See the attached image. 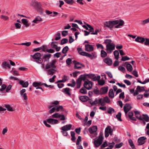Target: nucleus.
<instances>
[{"instance_id": "obj_1", "label": "nucleus", "mask_w": 149, "mask_h": 149, "mask_svg": "<svg viewBox=\"0 0 149 149\" xmlns=\"http://www.w3.org/2000/svg\"><path fill=\"white\" fill-rule=\"evenodd\" d=\"M104 43L106 45V50L107 52L104 50L101 51V57L102 58H104L107 56V53L108 54L111 53L112 51L115 49V45L112 42L111 40L106 39L104 40Z\"/></svg>"}, {"instance_id": "obj_2", "label": "nucleus", "mask_w": 149, "mask_h": 149, "mask_svg": "<svg viewBox=\"0 0 149 149\" xmlns=\"http://www.w3.org/2000/svg\"><path fill=\"white\" fill-rule=\"evenodd\" d=\"M124 24V21L122 20H116L112 21L106 22L104 23L105 26L112 28L114 26L116 28H120Z\"/></svg>"}, {"instance_id": "obj_3", "label": "nucleus", "mask_w": 149, "mask_h": 149, "mask_svg": "<svg viewBox=\"0 0 149 149\" xmlns=\"http://www.w3.org/2000/svg\"><path fill=\"white\" fill-rule=\"evenodd\" d=\"M72 127V125L69 124L66 125L61 128V132L64 136H68V133L67 131L70 130Z\"/></svg>"}, {"instance_id": "obj_4", "label": "nucleus", "mask_w": 149, "mask_h": 149, "mask_svg": "<svg viewBox=\"0 0 149 149\" xmlns=\"http://www.w3.org/2000/svg\"><path fill=\"white\" fill-rule=\"evenodd\" d=\"M103 139V136L102 135H100L99 136L93 140V142L94 145L96 147L100 146L102 143Z\"/></svg>"}, {"instance_id": "obj_5", "label": "nucleus", "mask_w": 149, "mask_h": 149, "mask_svg": "<svg viewBox=\"0 0 149 149\" xmlns=\"http://www.w3.org/2000/svg\"><path fill=\"white\" fill-rule=\"evenodd\" d=\"M42 55L39 52H37L33 55H31V56L35 60V61L38 63H40L42 62V59L41 58Z\"/></svg>"}, {"instance_id": "obj_6", "label": "nucleus", "mask_w": 149, "mask_h": 149, "mask_svg": "<svg viewBox=\"0 0 149 149\" xmlns=\"http://www.w3.org/2000/svg\"><path fill=\"white\" fill-rule=\"evenodd\" d=\"M89 102L92 105L100 104L101 106H104L106 104L103 101H102V98H96L94 101H90Z\"/></svg>"}, {"instance_id": "obj_7", "label": "nucleus", "mask_w": 149, "mask_h": 149, "mask_svg": "<svg viewBox=\"0 0 149 149\" xmlns=\"http://www.w3.org/2000/svg\"><path fill=\"white\" fill-rule=\"evenodd\" d=\"M57 62L56 60L51 61L49 63L47 64L45 66V69H48L49 68H55L56 67V63Z\"/></svg>"}, {"instance_id": "obj_8", "label": "nucleus", "mask_w": 149, "mask_h": 149, "mask_svg": "<svg viewBox=\"0 0 149 149\" xmlns=\"http://www.w3.org/2000/svg\"><path fill=\"white\" fill-rule=\"evenodd\" d=\"M92 82L88 79L85 81L84 84V87L88 90L91 89L93 86Z\"/></svg>"}, {"instance_id": "obj_9", "label": "nucleus", "mask_w": 149, "mask_h": 149, "mask_svg": "<svg viewBox=\"0 0 149 149\" xmlns=\"http://www.w3.org/2000/svg\"><path fill=\"white\" fill-rule=\"evenodd\" d=\"M113 130L110 126H108L105 128V136L106 137L109 136V134L112 135Z\"/></svg>"}, {"instance_id": "obj_10", "label": "nucleus", "mask_w": 149, "mask_h": 149, "mask_svg": "<svg viewBox=\"0 0 149 149\" xmlns=\"http://www.w3.org/2000/svg\"><path fill=\"white\" fill-rule=\"evenodd\" d=\"M52 118H60V120H64L66 119L63 114H61L58 113H56L52 115Z\"/></svg>"}, {"instance_id": "obj_11", "label": "nucleus", "mask_w": 149, "mask_h": 149, "mask_svg": "<svg viewBox=\"0 0 149 149\" xmlns=\"http://www.w3.org/2000/svg\"><path fill=\"white\" fill-rule=\"evenodd\" d=\"M132 108L131 105L129 104H126L123 107V109L126 115L127 113Z\"/></svg>"}, {"instance_id": "obj_12", "label": "nucleus", "mask_w": 149, "mask_h": 149, "mask_svg": "<svg viewBox=\"0 0 149 149\" xmlns=\"http://www.w3.org/2000/svg\"><path fill=\"white\" fill-rule=\"evenodd\" d=\"M48 123L54 125L58 123V121L56 119L50 118L47 119Z\"/></svg>"}, {"instance_id": "obj_13", "label": "nucleus", "mask_w": 149, "mask_h": 149, "mask_svg": "<svg viewBox=\"0 0 149 149\" xmlns=\"http://www.w3.org/2000/svg\"><path fill=\"white\" fill-rule=\"evenodd\" d=\"M139 119L148 122L149 121V117L147 115L142 114L139 117Z\"/></svg>"}, {"instance_id": "obj_14", "label": "nucleus", "mask_w": 149, "mask_h": 149, "mask_svg": "<svg viewBox=\"0 0 149 149\" xmlns=\"http://www.w3.org/2000/svg\"><path fill=\"white\" fill-rule=\"evenodd\" d=\"M94 47L92 45L89 44L85 45V50L87 52H90L93 50Z\"/></svg>"}, {"instance_id": "obj_15", "label": "nucleus", "mask_w": 149, "mask_h": 149, "mask_svg": "<svg viewBox=\"0 0 149 149\" xmlns=\"http://www.w3.org/2000/svg\"><path fill=\"white\" fill-rule=\"evenodd\" d=\"M35 7L36 8L37 11L39 12V13H42L43 9L42 8V5L40 3L38 2Z\"/></svg>"}, {"instance_id": "obj_16", "label": "nucleus", "mask_w": 149, "mask_h": 149, "mask_svg": "<svg viewBox=\"0 0 149 149\" xmlns=\"http://www.w3.org/2000/svg\"><path fill=\"white\" fill-rule=\"evenodd\" d=\"M1 66L4 69H6L7 68H10L9 63L8 61H5L3 62L1 64Z\"/></svg>"}, {"instance_id": "obj_17", "label": "nucleus", "mask_w": 149, "mask_h": 149, "mask_svg": "<svg viewBox=\"0 0 149 149\" xmlns=\"http://www.w3.org/2000/svg\"><path fill=\"white\" fill-rule=\"evenodd\" d=\"M146 139V138L145 136H142L139 138L138 140V144L139 145H141L143 144L145 142V140Z\"/></svg>"}, {"instance_id": "obj_18", "label": "nucleus", "mask_w": 149, "mask_h": 149, "mask_svg": "<svg viewBox=\"0 0 149 149\" xmlns=\"http://www.w3.org/2000/svg\"><path fill=\"white\" fill-rule=\"evenodd\" d=\"M97 130V127L96 126H93L89 128L88 130L91 134H93Z\"/></svg>"}, {"instance_id": "obj_19", "label": "nucleus", "mask_w": 149, "mask_h": 149, "mask_svg": "<svg viewBox=\"0 0 149 149\" xmlns=\"http://www.w3.org/2000/svg\"><path fill=\"white\" fill-rule=\"evenodd\" d=\"M103 61L105 63L109 65H111L112 64V61L109 58H106L104 59Z\"/></svg>"}, {"instance_id": "obj_20", "label": "nucleus", "mask_w": 149, "mask_h": 149, "mask_svg": "<svg viewBox=\"0 0 149 149\" xmlns=\"http://www.w3.org/2000/svg\"><path fill=\"white\" fill-rule=\"evenodd\" d=\"M59 102L58 101H55L52 102L51 103V105L48 106V108L49 109L53 107H55L56 106L59 104Z\"/></svg>"}, {"instance_id": "obj_21", "label": "nucleus", "mask_w": 149, "mask_h": 149, "mask_svg": "<svg viewBox=\"0 0 149 149\" xmlns=\"http://www.w3.org/2000/svg\"><path fill=\"white\" fill-rule=\"evenodd\" d=\"M70 89L69 88H66L62 89V91L65 94L69 96L70 95Z\"/></svg>"}, {"instance_id": "obj_22", "label": "nucleus", "mask_w": 149, "mask_h": 149, "mask_svg": "<svg viewBox=\"0 0 149 149\" xmlns=\"http://www.w3.org/2000/svg\"><path fill=\"white\" fill-rule=\"evenodd\" d=\"M42 21V19L39 16L36 17L34 20L32 21V22L35 24H37L39 22Z\"/></svg>"}, {"instance_id": "obj_23", "label": "nucleus", "mask_w": 149, "mask_h": 149, "mask_svg": "<svg viewBox=\"0 0 149 149\" xmlns=\"http://www.w3.org/2000/svg\"><path fill=\"white\" fill-rule=\"evenodd\" d=\"M51 55L50 54H45L43 57V58L44 59V61H49L50 58H51Z\"/></svg>"}, {"instance_id": "obj_24", "label": "nucleus", "mask_w": 149, "mask_h": 149, "mask_svg": "<svg viewBox=\"0 0 149 149\" xmlns=\"http://www.w3.org/2000/svg\"><path fill=\"white\" fill-rule=\"evenodd\" d=\"M135 41L137 42L142 43L145 41V39L143 38L138 37L135 39Z\"/></svg>"}, {"instance_id": "obj_25", "label": "nucleus", "mask_w": 149, "mask_h": 149, "mask_svg": "<svg viewBox=\"0 0 149 149\" xmlns=\"http://www.w3.org/2000/svg\"><path fill=\"white\" fill-rule=\"evenodd\" d=\"M55 68H49L47 70L48 74L50 75H52L56 72Z\"/></svg>"}, {"instance_id": "obj_26", "label": "nucleus", "mask_w": 149, "mask_h": 149, "mask_svg": "<svg viewBox=\"0 0 149 149\" xmlns=\"http://www.w3.org/2000/svg\"><path fill=\"white\" fill-rule=\"evenodd\" d=\"M19 83L24 87H26L29 85V83L28 81L25 82L23 81L20 80L19 81Z\"/></svg>"}, {"instance_id": "obj_27", "label": "nucleus", "mask_w": 149, "mask_h": 149, "mask_svg": "<svg viewBox=\"0 0 149 149\" xmlns=\"http://www.w3.org/2000/svg\"><path fill=\"white\" fill-rule=\"evenodd\" d=\"M108 88L107 87H105L101 88L100 90L101 94H104L106 93L108 91Z\"/></svg>"}, {"instance_id": "obj_28", "label": "nucleus", "mask_w": 149, "mask_h": 149, "mask_svg": "<svg viewBox=\"0 0 149 149\" xmlns=\"http://www.w3.org/2000/svg\"><path fill=\"white\" fill-rule=\"evenodd\" d=\"M80 100L82 101L85 102L88 99V97L86 96H81L79 97Z\"/></svg>"}, {"instance_id": "obj_29", "label": "nucleus", "mask_w": 149, "mask_h": 149, "mask_svg": "<svg viewBox=\"0 0 149 149\" xmlns=\"http://www.w3.org/2000/svg\"><path fill=\"white\" fill-rule=\"evenodd\" d=\"M109 97L111 98H113L114 97V94L113 89H110L109 92Z\"/></svg>"}, {"instance_id": "obj_30", "label": "nucleus", "mask_w": 149, "mask_h": 149, "mask_svg": "<svg viewBox=\"0 0 149 149\" xmlns=\"http://www.w3.org/2000/svg\"><path fill=\"white\" fill-rule=\"evenodd\" d=\"M128 115L130 119L134 120H136V118H135L133 117V113L131 111L129 112V113H128Z\"/></svg>"}, {"instance_id": "obj_31", "label": "nucleus", "mask_w": 149, "mask_h": 149, "mask_svg": "<svg viewBox=\"0 0 149 149\" xmlns=\"http://www.w3.org/2000/svg\"><path fill=\"white\" fill-rule=\"evenodd\" d=\"M22 23L26 26L27 27L29 26V24L28 23V21L27 19H22Z\"/></svg>"}, {"instance_id": "obj_32", "label": "nucleus", "mask_w": 149, "mask_h": 149, "mask_svg": "<svg viewBox=\"0 0 149 149\" xmlns=\"http://www.w3.org/2000/svg\"><path fill=\"white\" fill-rule=\"evenodd\" d=\"M43 83H42L41 82H34L33 83V86L35 87H37L38 86H41L43 85Z\"/></svg>"}, {"instance_id": "obj_33", "label": "nucleus", "mask_w": 149, "mask_h": 149, "mask_svg": "<svg viewBox=\"0 0 149 149\" xmlns=\"http://www.w3.org/2000/svg\"><path fill=\"white\" fill-rule=\"evenodd\" d=\"M102 101H103L105 103H109L110 102V100L108 96H106L102 99Z\"/></svg>"}, {"instance_id": "obj_34", "label": "nucleus", "mask_w": 149, "mask_h": 149, "mask_svg": "<svg viewBox=\"0 0 149 149\" xmlns=\"http://www.w3.org/2000/svg\"><path fill=\"white\" fill-rule=\"evenodd\" d=\"M84 65L81 63H77L75 65V68L77 69H79L81 68L82 66H84Z\"/></svg>"}, {"instance_id": "obj_35", "label": "nucleus", "mask_w": 149, "mask_h": 149, "mask_svg": "<svg viewBox=\"0 0 149 149\" xmlns=\"http://www.w3.org/2000/svg\"><path fill=\"white\" fill-rule=\"evenodd\" d=\"M115 58L117 60L119 58V53L118 50H115L113 52Z\"/></svg>"}, {"instance_id": "obj_36", "label": "nucleus", "mask_w": 149, "mask_h": 149, "mask_svg": "<svg viewBox=\"0 0 149 149\" xmlns=\"http://www.w3.org/2000/svg\"><path fill=\"white\" fill-rule=\"evenodd\" d=\"M77 88H80L81 84V80L79 79H78L77 80Z\"/></svg>"}, {"instance_id": "obj_37", "label": "nucleus", "mask_w": 149, "mask_h": 149, "mask_svg": "<svg viewBox=\"0 0 149 149\" xmlns=\"http://www.w3.org/2000/svg\"><path fill=\"white\" fill-rule=\"evenodd\" d=\"M107 112L109 114H112L115 112L114 109L111 107H109L107 110Z\"/></svg>"}, {"instance_id": "obj_38", "label": "nucleus", "mask_w": 149, "mask_h": 149, "mask_svg": "<svg viewBox=\"0 0 149 149\" xmlns=\"http://www.w3.org/2000/svg\"><path fill=\"white\" fill-rule=\"evenodd\" d=\"M136 90H137L139 93H140L144 90V88L143 87H140L139 86H137Z\"/></svg>"}, {"instance_id": "obj_39", "label": "nucleus", "mask_w": 149, "mask_h": 149, "mask_svg": "<svg viewBox=\"0 0 149 149\" xmlns=\"http://www.w3.org/2000/svg\"><path fill=\"white\" fill-rule=\"evenodd\" d=\"M126 68L127 70L129 72H131L132 70V67L130 64H128L127 65Z\"/></svg>"}, {"instance_id": "obj_40", "label": "nucleus", "mask_w": 149, "mask_h": 149, "mask_svg": "<svg viewBox=\"0 0 149 149\" xmlns=\"http://www.w3.org/2000/svg\"><path fill=\"white\" fill-rule=\"evenodd\" d=\"M66 3L70 4L72 5L74 3V1L73 0H64Z\"/></svg>"}, {"instance_id": "obj_41", "label": "nucleus", "mask_w": 149, "mask_h": 149, "mask_svg": "<svg viewBox=\"0 0 149 149\" xmlns=\"http://www.w3.org/2000/svg\"><path fill=\"white\" fill-rule=\"evenodd\" d=\"M78 79H79L81 81L82 80L85 81L87 80L86 76L84 75H81Z\"/></svg>"}, {"instance_id": "obj_42", "label": "nucleus", "mask_w": 149, "mask_h": 149, "mask_svg": "<svg viewBox=\"0 0 149 149\" xmlns=\"http://www.w3.org/2000/svg\"><path fill=\"white\" fill-rule=\"evenodd\" d=\"M56 111H61L63 109V107L61 106H60L58 107H55Z\"/></svg>"}, {"instance_id": "obj_43", "label": "nucleus", "mask_w": 149, "mask_h": 149, "mask_svg": "<svg viewBox=\"0 0 149 149\" xmlns=\"http://www.w3.org/2000/svg\"><path fill=\"white\" fill-rule=\"evenodd\" d=\"M58 45L57 42H53L51 43V46L52 48H55Z\"/></svg>"}, {"instance_id": "obj_44", "label": "nucleus", "mask_w": 149, "mask_h": 149, "mask_svg": "<svg viewBox=\"0 0 149 149\" xmlns=\"http://www.w3.org/2000/svg\"><path fill=\"white\" fill-rule=\"evenodd\" d=\"M69 48L67 46L64 47L62 50V52L63 54H65L68 50Z\"/></svg>"}, {"instance_id": "obj_45", "label": "nucleus", "mask_w": 149, "mask_h": 149, "mask_svg": "<svg viewBox=\"0 0 149 149\" xmlns=\"http://www.w3.org/2000/svg\"><path fill=\"white\" fill-rule=\"evenodd\" d=\"M38 3V2H37L36 1L33 0L32 1L31 5L32 6L35 7Z\"/></svg>"}, {"instance_id": "obj_46", "label": "nucleus", "mask_w": 149, "mask_h": 149, "mask_svg": "<svg viewBox=\"0 0 149 149\" xmlns=\"http://www.w3.org/2000/svg\"><path fill=\"white\" fill-rule=\"evenodd\" d=\"M5 107L7 108V110L8 111H14L13 109V108L11 107L9 105H6Z\"/></svg>"}, {"instance_id": "obj_47", "label": "nucleus", "mask_w": 149, "mask_h": 149, "mask_svg": "<svg viewBox=\"0 0 149 149\" xmlns=\"http://www.w3.org/2000/svg\"><path fill=\"white\" fill-rule=\"evenodd\" d=\"M80 55L84 56H86L87 57H90V54L86 52H81V53Z\"/></svg>"}, {"instance_id": "obj_48", "label": "nucleus", "mask_w": 149, "mask_h": 149, "mask_svg": "<svg viewBox=\"0 0 149 149\" xmlns=\"http://www.w3.org/2000/svg\"><path fill=\"white\" fill-rule=\"evenodd\" d=\"M98 84L100 86L104 85L105 83L104 81L102 79L98 80Z\"/></svg>"}, {"instance_id": "obj_49", "label": "nucleus", "mask_w": 149, "mask_h": 149, "mask_svg": "<svg viewBox=\"0 0 149 149\" xmlns=\"http://www.w3.org/2000/svg\"><path fill=\"white\" fill-rule=\"evenodd\" d=\"M149 22V18L147 19H146L142 21L141 22V24L142 25H145V24H147Z\"/></svg>"}, {"instance_id": "obj_50", "label": "nucleus", "mask_w": 149, "mask_h": 149, "mask_svg": "<svg viewBox=\"0 0 149 149\" xmlns=\"http://www.w3.org/2000/svg\"><path fill=\"white\" fill-rule=\"evenodd\" d=\"M49 111V112L50 113H52L55 111H56V108L55 107H53L51 108Z\"/></svg>"}, {"instance_id": "obj_51", "label": "nucleus", "mask_w": 149, "mask_h": 149, "mask_svg": "<svg viewBox=\"0 0 149 149\" xmlns=\"http://www.w3.org/2000/svg\"><path fill=\"white\" fill-rule=\"evenodd\" d=\"M68 41V40L67 39L64 38L61 40V45H63L67 43Z\"/></svg>"}, {"instance_id": "obj_52", "label": "nucleus", "mask_w": 149, "mask_h": 149, "mask_svg": "<svg viewBox=\"0 0 149 149\" xmlns=\"http://www.w3.org/2000/svg\"><path fill=\"white\" fill-rule=\"evenodd\" d=\"M21 97L24 99V100H26L28 99V97L26 93L20 95Z\"/></svg>"}, {"instance_id": "obj_53", "label": "nucleus", "mask_w": 149, "mask_h": 149, "mask_svg": "<svg viewBox=\"0 0 149 149\" xmlns=\"http://www.w3.org/2000/svg\"><path fill=\"white\" fill-rule=\"evenodd\" d=\"M1 18L2 19L5 21L9 19V17L8 16L4 15H1Z\"/></svg>"}, {"instance_id": "obj_54", "label": "nucleus", "mask_w": 149, "mask_h": 149, "mask_svg": "<svg viewBox=\"0 0 149 149\" xmlns=\"http://www.w3.org/2000/svg\"><path fill=\"white\" fill-rule=\"evenodd\" d=\"M45 13L47 15H51V16L52 17H54L55 16V15H53L52 12L48 10H46Z\"/></svg>"}, {"instance_id": "obj_55", "label": "nucleus", "mask_w": 149, "mask_h": 149, "mask_svg": "<svg viewBox=\"0 0 149 149\" xmlns=\"http://www.w3.org/2000/svg\"><path fill=\"white\" fill-rule=\"evenodd\" d=\"M79 92L81 93L84 94H85L87 93L86 90L84 88H81L80 91Z\"/></svg>"}, {"instance_id": "obj_56", "label": "nucleus", "mask_w": 149, "mask_h": 149, "mask_svg": "<svg viewBox=\"0 0 149 149\" xmlns=\"http://www.w3.org/2000/svg\"><path fill=\"white\" fill-rule=\"evenodd\" d=\"M121 113L120 112L118 113V114L116 115V117L117 119L120 121H122L121 118Z\"/></svg>"}, {"instance_id": "obj_57", "label": "nucleus", "mask_w": 149, "mask_h": 149, "mask_svg": "<svg viewBox=\"0 0 149 149\" xmlns=\"http://www.w3.org/2000/svg\"><path fill=\"white\" fill-rule=\"evenodd\" d=\"M55 40H58L61 38V34L59 33H58L56 35Z\"/></svg>"}, {"instance_id": "obj_58", "label": "nucleus", "mask_w": 149, "mask_h": 149, "mask_svg": "<svg viewBox=\"0 0 149 149\" xmlns=\"http://www.w3.org/2000/svg\"><path fill=\"white\" fill-rule=\"evenodd\" d=\"M62 79L63 80L62 81H64V82L69 79V77L67 76L64 75Z\"/></svg>"}, {"instance_id": "obj_59", "label": "nucleus", "mask_w": 149, "mask_h": 149, "mask_svg": "<svg viewBox=\"0 0 149 149\" xmlns=\"http://www.w3.org/2000/svg\"><path fill=\"white\" fill-rule=\"evenodd\" d=\"M118 69L119 70H120L123 72H124L125 70V68L122 67V66H120L119 67Z\"/></svg>"}, {"instance_id": "obj_60", "label": "nucleus", "mask_w": 149, "mask_h": 149, "mask_svg": "<svg viewBox=\"0 0 149 149\" xmlns=\"http://www.w3.org/2000/svg\"><path fill=\"white\" fill-rule=\"evenodd\" d=\"M31 44V42H28L26 43H22L20 45H24L27 47L30 46Z\"/></svg>"}, {"instance_id": "obj_61", "label": "nucleus", "mask_w": 149, "mask_h": 149, "mask_svg": "<svg viewBox=\"0 0 149 149\" xmlns=\"http://www.w3.org/2000/svg\"><path fill=\"white\" fill-rule=\"evenodd\" d=\"M134 113L136 117L139 119V117L141 116L140 114V112L139 111H136L134 112Z\"/></svg>"}, {"instance_id": "obj_62", "label": "nucleus", "mask_w": 149, "mask_h": 149, "mask_svg": "<svg viewBox=\"0 0 149 149\" xmlns=\"http://www.w3.org/2000/svg\"><path fill=\"white\" fill-rule=\"evenodd\" d=\"M48 122L47 121V120H45L43 121V123L44 125L47 127H50L51 126L48 123Z\"/></svg>"}, {"instance_id": "obj_63", "label": "nucleus", "mask_w": 149, "mask_h": 149, "mask_svg": "<svg viewBox=\"0 0 149 149\" xmlns=\"http://www.w3.org/2000/svg\"><path fill=\"white\" fill-rule=\"evenodd\" d=\"M123 145V143H119L115 145V147L116 148H120Z\"/></svg>"}, {"instance_id": "obj_64", "label": "nucleus", "mask_w": 149, "mask_h": 149, "mask_svg": "<svg viewBox=\"0 0 149 149\" xmlns=\"http://www.w3.org/2000/svg\"><path fill=\"white\" fill-rule=\"evenodd\" d=\"M107 146V142H104L102 144L101 146V148H105Z\"/></svg>"}]
</instances>
